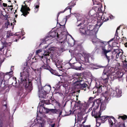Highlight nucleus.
Wrapping results in <instances>:
<instances>
[{"mask_svg": "<svg viewBox=\"0 0 127 127\" xmlns=\"http://www.w3.org/2000/svg\"><path fill=\"white\" fill-rule=\"evenodd\" d=\"M101 67L99 65H98L96 64H94L92 65V68L94 69H97Z\"/></svg>", "mask_w": 127, "mask_h": 127, "instance_id": "e433bc0d", "label": "nucleus"}, {"mask_svg": "<svg viewBox=\"0 0 127 127\" xmlns=\"http://www.w3.org/2000/svg\"><path fill=\"white\" fill-rule=\"evenodd\" d=\"M14 69V66H12L11 67V68L10 69L11 71L7 73L8 74H6L4 76L3 75V80L4 81L5 80L7 81L10 78V76L9 75L10 73L11 72H13V70Z\"/></svg>", "mask_w": 127, "mask_h": 127, "instance_id": "2eb2a0df", "label": "nucleus"}, {"mask_svg": "<svg viewBox=\"0 0 127 127\" xmlns=\"http://www.w3.org/2000/svg\"><path fill=\"white\" fill-rule=\"evenodd\" d=\"M61 86L60 85L59 86V87L58 88L56 89L55 90L56 93H58L60 95H62V94L61 92L60 91V87Z\"/></svg>", "mask_w": 127, "mask_h": 127, "instance_id": "f704fd0d", "label": "nucleus"}, {"mask_svg": "<svg viewBox=\"0 0 127 127\" xmlns=\"http://www.w3.org/2000/svg\"><path fill=\"white\" fill-rule=\"evenodd\" d=\"M59 35L58 33L54 31L50 32L48 36H47L46 38H49L51 37H54L57 36V37L59 38Z\"/></svg>", "mask_w": 127, "mask_h": 127, "instance_id": "aec40b11", "label": "nucleus"}, {"mask_svg": "<svg viewBox=\"0 0 127 127\" xmlns=\"http://www.w3.org/2000/svg\"><path fill=\"white\" fill-rule=\"evenodd\" d=\"M110 118H112L113 120H114V122H116L115 121H116L117 120L114 117H113V116H111Z\"/></svg>", "mask_w": 127, "mask_h": 127, "instance_id": "680f3d73", "label": "nucleus"}, {"mask_svg": "<svg viewBox=\"0 0 127 127\" xmlns=\"http://www.w3.org/2000/svg\"><path fill=\"white\" fill-rule=\"evenodd\" d=\"M101 78L102 79H109L108 73L107 72H104V71L101 77Z\"/></svg>", "mask_w": 127, "mask_h": 127, "instance_id": "7c9ffc66", "label": "nucleus"}, {"mask_svg": "<svg viewBox=\"0 0 127 127\" xmlns=\"http://www.w3.org/2000/svg\"><path fill=\"white\" fill-rule=\"evenodd\" d=\"M50 100L52 101H51V103H52L53 102V103H54V101H53L52 100L54 101V100H56L54 99L53 98H52L51 97V98H50Z\"/></svg>", "mask_w": 127, "mask_h": 127, "instance_id": "052dcab7", "label": "nucleus"}, {"mask_svg": "<svg viewBox=\"0 0 127 127\" xmlns=\"http://www.w3.org/2000/svg\"><path fill=\"white\" fill-rule=\"evenodd\" d=\"M109 17H110L111 19L113 18V16H110L109 15H103V21L101 22H106L109 20Z\"/></svg>", "mask_w": 127, "mask_h": 127, "instance_id": "4be33fe9", "label": "nucleus"}, {"mask_svg": "<svg viewBox=\"0 0 127 127\" xmlns=\"http://www.w3.org/2000/svg\"><path fill=\"white\" fill-rule=\"evenodd\" d=\"M108 122L111 125V127H112V126L113 125V122L110 119H108Z\"/></svg>", "mask_w": 127, "mask_h": 127, "instance_id": "de8ad7c7", "label": "nucleus"}, {"mask_svg": "<svg viewBox=\"0 0 127 127\" xmlns=\"http://www.w3.org/2000/svg\"><path fill=\"white\" fill-rule=\"evenodd\" d=\"M98 0H92L93 2V4H95L94 2H97L98 1Z\"/></svg>", "mask_w": 127, "mask_h": 127, "instance_id": "69168bd1", "label": "nucleus"}, {"mask_svg": "<svg viewBox=\"0 0 127 127\" xmlns=\"http://www.w3.org/2000/svg\"><path fill=\"white\" fill-rule=\"evenodd\" d=\"M42 51L41 50L39 49L38 50H37L36 51V53L37 54H38V53H40Z\"/></svg>", "mask_w": 127, "mask_h": 127, "instance_id": "13d9d810", "label": "nucleus"}, {"mask_svg": "<svg viewBox=\"0 0 127 127\" xmlns=\"http://www.w3.org/2000/svg\"><path fill=\"white\" fill-rule=\"evenodd\" d=\"M49 71L52 74L58 76H62V75L59 74V73L56 70H53L51 68Z\"/></svg>", "mask_w": 127, "mask_h": 127, "instance_id": "393cba45", "label": "nucleus"}, {"mask_svg": "<svg viewBox=\"0 0 127 127\" xmlns=\"http://www.w3.org/2000/svg\"><path fill=\"white\" fill-rule=\"evenodd\" d=\"M83 127H91L90 125H83Z\"/></svg>", "mask_w": 127, "mask_h": 127, "instance_id": "e2e57ef3", "label": "nucleus"}, {"mask_svg": "<svg viewBox=\"0 0 127 127\" xmlns=\"http://www.w3.org/2000/svg\"><path fill=\"white\" fill-rule=\"evenodd\" d=\"M3 16L5 17V20H7L8 21V19L9 18V17H8V15H7L6 14L5 16L3 15Z\"/></svg>", "mask_w": 127, "mask_h": 127, "instance_id": "4d7b16f0", "label": "nucleus"}, {"mask_svg": "<svg viewBox=\"0 0 127 127\" xmlns=\"http://www.w3.org/2000/svg\"><path fill=\"white\" fill-rule=\"evenodd\" d=\"M44 110L46 113H49L50 112H51L53 114H58L59 112V117H60L62 113L63 109H49L46 108L45 107H43Z\"/></svg>", "mask_w": 127, "mask_h": 127, "instance_id": "423d86ee", "label": "nucleus"}, {"mask_svg": "<svg viewBox=\"0 0 127 127\" xmlns=\"http://www.w3.org/2000/svg\"><path fill=\"white\" fill-rule=\"evenodd\" d=\"M108 79H101L102 81L104 83V84H106L108 82Z\"/></svg>", "mask_w": 127, "mask_h": 127, "instance_id": "a18cd8bd", "label": "nucleus"}, {"mask_svg": "<svg viewBox=\"0 0 127 127\" xmlns=\"http://www.w3.org/2000/svg\"><path fill=\"white\" fill-rule=\"evenodd\" d=\"M90 56L89 55H87L85 56V60L87 62H89V58L90 57Z\"/></svg>", "mask_w": 127, "mask_h": 127, "instance_id": "79ce46f5", "label": "nucleus"}, {"mask_svg": "<svg viewBox=\"0 0 127 127\" xmlns=\"http://www.w3.org/2000/svg\"><path fill=\"white\" fill-rule=\"evenodd\" d=\"M3 5L4 7H6L7 6V4L6 3H3Z\"/></svg>", "mask_w": 127, "mask_h": 127, "instance_id": "0e129e2a", "label": "nucleus"}, {"mask_svg": "<svg viewBox=\"0 0 127 127\" xmlns=\"http://www.w3.org/2000/svg\"><path fill=\"white\" fill-rule=\"evenodd\" d=\"M115 91L116 93L117 97H119L121 96L122 92L121 90L118 88H116Z\"/></svg>", "mask_w": 127, "mask_h": 127, "instance_id": "c85d7f7f", "label": "nucleus"}, {"mask_svg": "<svg viewBox=\"0 0 127 127\" xmlns=\"http://www.w3.org/2000/svg\"><path fill=\"white\" fill-rule=\"evenodd\" d=\"M70 7V6H68L64 9V11H65L68 9H69L70 10V12L71 9V7Z\"/></svg>", "mask_w": 127, "mask_h": 127, "instance_id": "3c124183", "label": "nucleus"}, {"mask_svg": "<svg viewBox=\"0 0 127 127\" xmlns=\"http://www.w3.org/2000/svg\"><path fill=\"white\" fill-rule=\"evenodd\" d=\"M108 117L105 116H104L101 117L100 116L96 119V123H98L100 125V124L102 123H103L105 122V121L107 120V118Z\"/></svg>", "mask_w": 127, "mask_h": 127, "instance_id": "9b49d317", "label": "nucleus"}, {"mask_svg": "<svg viewBox=\"0 0 127 127\" xmlns=\"http://www.w3.org/2000/svg\"><path fill=\"white\" fill-rule=\"evenodd\" d=\"M102 99L100 98L95 100L93 102V104L92 107L89 109V110H92V107H94L93 109L94 110H96L99 107L100 104L101 103Z\"/></svg>", "mask_w": 127, "mask_h": 127, "instance_id": "0eeeda50", "label": "nucleus"}, {"mask_svg": "<svg viewBox=\"0 0 127 127\" xmlns=\"http://www.w3.org/2000/svg\"><path fill=\"white\" fill-rule=\"evenodd\" d=\"M76 3L75 2H74L71 1L70 3H69L68 5L70 7H71V8L74 5H75Z\"/></svg>", "mask_w": 127, "mask_h": 127, "instance_id": "58836bf2", "label": "nucleus"}, {"mask_svg": "<svg viewBox=\"0 0 127 127\" xmlns=\"http://www.w3.org/2000/svg\"><path fill=\"white\" fill-rule=\"evenodd\" d=\"M90 31H87L86 35H94L95 33V30H93V29L90 30Z\"/></svg>", "mask_w": 127, "mask_h": 127, "instance_id": "bb28decb", "label": "nucleus"}, {"mask_svg": "<svg viewBox=\"0 0 127 127\" xmlns=\"http://www.w3.org/2000/svg\"><path fill=\"white\" fill-rule=\"evenodd\" d=\"M74 68L77 70H82L84 69L83 65L80 62H77L75 63L74 64Z\"/></svg>", "mask_w": 127, "mask_h": 127, "instance_id": "9d476101", "label": "nucleus"}, {"mask_svg": "<svg viewBox=\"0 0 127 127\" xmlns=\"http://www.w3.org/2000/svg\"><path fill=\"white\" fill-rule=\"evenodd\" d=\"M37 5H36L35 7L34 8V9H35V12H37L39 8V4H37Z\"/></svg>", "mask_w": 127, "mask_h": 127, "instance_id": "ea45409f", "label": "nucleus"}, {"mask_svg": "<svg viewBox=\"0 0 127 127\" xmlns=\"http://www.w3.org/2000/svg\"><path fill=\"white\" fill-rule=\"evenodd\" d=\"M55 125V124L54 123L51 125V127H54Z\"/></svg>", "mask_w": 127, "mask_h": 127, "instance_id": "338daca9", "label": "nucleus"}, {"mask_svg": "<svg viewBox=\"0 0 127 127\" xmlns=\"http://www.w3.org/2000/svg\"><path fill=\"white\" fill-rule=\"evenodd\" d=\"M123 53V52L119 51L118 52L116 53V59L119 58L120 59L122 58V55Z\"/></svg>", "mask_w": 127, "mask_h": 127, "instance_id": "2f4dec72", "label": "nucleus"}, {"mask_svg": "<svg viewBox=\"0 0 127 127\" xmlns=\"http://www.w3.org/2000/svg\"><path fill=\"white\" fill-rule=\"evenodd\" d=\"M39 97L42 98H45L46 97L47 94L48 93L45 92L43 91V90L40 89V90L39 89Z\"/></svg>", "mask_w": 127, "mask_h": 127, "instance_id": "4468645a", "label": "nucleus"}, {"mask_svg": "<svg viewBox=\"0 0 127 127\" xmlns=\"http://www.w3.org/2000/svg\"><path fill=\"white\" fill-rule=\"evenodd\" d=\"M12 82L11 85L13 86H16V84L17 83L16 78V77H13V80Z\"/></svg>", "mask_w": 127, "mask_h": 127, "instance_id": "473e14b6", "label": "nucleus"}, {"mask_svg": "<svg viewBox=\"0 0 127 127\" xmlns=\"http://www.w3.org/2000/svg\"><path fill=\"white\" fill-rule=\"evenodd\" d=\"M101 49L102 50V54L106 57L108 60V62H109L111 60H113L115 57V56H114V55H112L111 54V55H110L109 56H107V54L108 53L111 51V49H108L107 50L106 49V47L104 46V47H102Z\"/></svg>", "mask_w": 127, "mask_h": 127, "instance_id": "39448f33", "label": "nucleus"}, {"mask_svg": "<svg viewBox=\"0 0 127 127\" xmlns=\"http://www.w3.org/2000/svg\"><path fill=\"white\" fill-rule=\"evenodd\" d=\"M65 11H64H64H61L59 12L57 15V18H58V17L59 16V15L60 13H64Z\"/></svg>", "mask_w": 127, "mask_h": 127, "instance_id": "5fc2aeb1", "label": "nucleus"}, {"mask_svg": "<svg viewBox=\"0 0 127 127\" xmlns=\"http://www.w3.org/2000/svg\"><path fill=\"white\" fill-rule=\"evenodd\" d=\"M102 87H103V86L102 85L99 86L98 87H96L95 88H96L97 89V91H93L94 93H96V92L98 93H100L102 91Z\"/></svg>", "mask_w": 127, "mask_h": 127, "instance_id": "a878e982", "label": "nucleus"}, {"mask_svg": "<svg viewBox=\"0 0 127 127\" xmlns=\"http://www.w3.org/2000/svg\"><path fill=\"white\" fill-rule=\"evenodd\" d=\"M96 8L97 9V12H100L102 11L100 8L99 7V6H96Z\"/></svg>", "mask_w": 127, "mask_h": 127, "instance_id": "603ef678", "label": "nucleus"}, {"mask_svg": "<svg viewBox=\"0 0 127 127\" xmlns=\"http://www.w3.org/2000/svg\"><path fill=\"white\" fill-rule=\"evenodd\" d=\"M4 48V45H3V41H0V51L2 50Z\"/></svg>", "mask_w": 127, "mask_h": 127, "instance_id": "a19ab883", "label": "nucleus"}, {"mask_svg": "<svg viewBox=\"0 0 127 127\" xmlns=\"http://www.w3.org/2000/svg\"><path fill=\"white\" fill-rule=\"evenodd\" d=\"M70 15H68L67 16H66V21L65 22V24L63 26H63L64 27H65V25L66 24V23L67 21V20H68V19L70 17Z\"/></svg>", "mask_w": 127, "mask_h": 127, "instance_id": "49530a36", "label": "nucleus"}, {"mask_svg": "<svg viewBox=\"0 0 127 127\" xmlns=\"http://www.w3.org/2000/svg\"><path fill=\"white\" fill-rule=\"evenodd\" d=\"M54 62L55 64L56 67L57 68H59L60 70H62V66L63 65V64L62 62L58 60L54 61Z\"/></svg>", "mask_w": 127, "mask_h": 127, "instance_id": "dca6fc26", "label": "nucleus"}, {"mask_svg": "<svg viewBox=\"0 0 127 127\" xmlns=\"http://www.w3.org/2000/svg\"><path fill=\"white\" fill-rule=\"evenodd\" d=\"M41 78L40 77L37 78V79L36 80V81L37 84L39 85L40 84L41 85Z\"/></svg>", "mask_w": 127, "mask_h": 127, "instance_id": "37998d69", "label": "nucleus"}, {"mask_svg": "<svg viewBox=\"0 0 127 127\" xmlns=\"http://www.w3.org/2000/svg\"><path fill=\"white\" fill-rule=\"evenodd\" d=\"M3 80L0 78V87H1L2 84Z\"/></svg>", "mask_w": 127, "mask_h": 127, "instance_id": "6e6d98bb", "label": "nucleus"}, {"mask_svg": "<svg viewBox=\"0 0 127 127\" xmlns=\"http://www.w3.org/2000/svg\"><path fill=\"white\" fill-rule=\"evenodd\" d=\"M2 103L3 104V106H5L6 108H7L6 101L5 100H3L2 101Z\"/></svg>", "mask_w": 127, "mask_h": 127, "instance_id": "8fccbe9b", "label": "nucleus"}, {"mask_svg": "<svg viewBox=\"0 0 127 127\" xmlns=\"http://www.w3.org/2000/svg\"><path fill=\"white\" fill-rule=\"evenodd\" d=\"M83 25V24L82 23H80L79 25H78V26H81V27L80 28V32L82 34H84L86 35L87 30H85V28L81 26V25Z\"/></svg>", "mask_w": 127, "mask_h": 127, "instance_id": "a211bd4d", "label": "nucleus"}, {"mask_svg": "<svg viewBox=\"0 0 127 127\" xmlns=\"http://www.w3.org/2000/svg\"><path fill=\"white\" fill-rule=\"evenodd\" d=\"M92 28L93 29V30H95L94 29V27L93 26L91 25H89L87 27V31H90V30Z\"/></svg>", "mask_w": 127, "mask_h": 127, "instance_id": "4c0bfd02", "label": "nucleus"}, {"mask_svg": "<svg viewBox=\"0 0 127 127\" xmlns=\"http://www.w3.org/2000/svg\"><path fill=\"white\" fill-rule=\"evenodd\" d=\"M105 97V99L103 101L102 100L101 103L100 110L103 111L105 110L106 108L107 104L108 103V101L107 100L108 98L106 99V96Z\"/></svg>", "mask_w": 127, "mask_h": 127, "instance_id": "f8f14e48", "label": "nucleus"}, {"mask_svg": "<svg viewBox=\"0 0 127 127\" xmlns=\"http://www.w3.org/2000/svg\"><path fill=\"white\" fill-rule=\"evenodd\" d=\"M115 91L113 90L112 89L108 91H106L104 93V95L106 96H109L111 97H117Z\"/></svg>", "mask_w": 127, "mask_h": 127, "instance_id": "6e6552de", "label": "nucleus"}, {"mask_svg": "<svg viewBox=\"0 0 127 127\" xmlns=\"http://www.w3.org/2000/svg\"><path fill=\"white\" fill-rule=\"evenodd\" d=\"M26 11H25L22 12L23 13L22 14V15L25 17H26L27 15H28V14L29 13V12L28 11H30V9L29 7H27L26 9Z\"/></svg>", "mask_w": 127, "mask_h": 127, "instance_id": "c756f323", "label": "nucleus"}, {"mask_svg": "<svg viewBox=\"0 0 127 127\" xmlns=\"http://www.w3.org/2000/svg\"><path fill=\"white\" fill-rule=\"evenodd\" d=\"M51 104L50 102V100H42L40 102L39 105L40 107H43H43H45L44 106V104Z\"/></svg>", "mask_w": 127, "mask_h": 127, "instance_id": "f3484780", "label": "nucleus"}, {"mask_svg": "<svg viewBox=\"0 0 127 127\" xmlns=\"http://www.w3.org/2000/svg\"><path fill=\"white\" fill-rule=\"evenodd\" d=\"M17 33H16L14 34L13 33L11 32H7L6 37L7 38H9L10 37L14 35H15L14 37H16V38H17V39L14 40V41L17 42L18 40L17 38H18V39H19L21 37V36L20 35V32H18V34H17Z\"/></svg>", "mask_w": 127, "mask_h": 127, "instance_id": "1a4fd4ad", "label": "nucleus"}, {"mask_svg": "<svg viewBox=\"0 0 127 127\" xmlns=\"http://www.w3.org/2000/svg\"><path fill=\"white\" fill-rule=\"evenodd\" d=\"M31 71V69L29 68L20 73L21 84H23V86L28 92H31L33 88L31 80L29 78Z\"/></svg>", "mask_w": 127, "mask_h": 127, "instance_id": "f257e3e1", "label": "nucleus"}, {"mask_svg": "<svg viewBox=\"0 0 127 127\" xmlns=\"http://www.w3.org/2000/svg\"><path fill=\"white\" fill-rule=\"evenodd\" d=\"M52 101H54V103L56 104V105H57L59 107L61 106V104L59 102L56 100H54V101L52 100Z\"/></svg>", "mask_w": 127, "mask_h": 127, "instance_id": "c03bdc74", "label": "nucleus"}, {"mask_svg": "<svg viewBox=\"0 0 127 127\" xmlns=\"http://www.w3.org/2000/svg\"><path fill=\"white\" fill-rule=\"evenodd\" d=\"M69 78L70 80H73L72 83L74 86L78 87L80 90L84 91L88 89V85L85 82L84 77L83 75L76 74Z\"/></svg>", "mask_w": 127, "mask_h": 127, "instance_id": "f03ea898", "label": "nucleus"}, {"mask_svg": "<svg viewBox=\"0 0 127 127\" xmlns=\"http://www.w3.org/2000/svg\"><path fill=\"white\" fill-rule=\"evenodd\" d=\"M111 54H112V53L110 52L108 53L107 54V56H109L110 55H111Z\"/></svg>", "mask_w": 127, "mask_h": 127, "instance_id": "774afa93", "label": "nucleus"}, {"mask_svg": "<svg viewBox=\"0 0 127 127\" xmlns=\"http://www.w3.org/2000/svg\"><path fill=\"white\" fill-rule=\"evenodd\" d=\"M51 53V52H49L48 50L45 51L43 54V56H42L41 60L42 61L43 64L40 67V70L44 69L49 70L50 69L51 67L49 64L51 58V56L50 55Z\"/></svg>", "mask_w": 127, "mask_h": 127, "instance_id": "7ed1b4c3", "label": "nucleus"}, {"mask_svg": "<svg viewBox=\"0 0 127 127\" xmlns=\"http://www.w3.org/2000/svg\"><path fill=\"white\" fill-rule=\"evenodd\" d=\"M51 88V86L50 85H46L44 87H42L41 89L48 93L50 92Z\"/></svg>", "mask_w": 127, "mask_h": 127, "instance_id": "6ab92c4d", "label": "nucleus"}, {"mask_svg": "<svg viewBox=\"0 0 127 127\" xmlns=\"http://www.w3.org/2000/svg\"><path fill=\"white\" fill-rule=\"evenodd\" d=\"M121 118L123 120H125L127 119V116L126 115H124L123 116H119L118 118V119Z\"/></svg>", "mask_w": 127, "mask_h": 127, "instance_id": "c9c22d12", "label": "nucleus"}, {"mask_svg": "<svg viewBox=\"0 0 127 127\" xmlns=\"http://www.w3.org/2000/svg\"><path fill=\"white\" fill-rule=\"evenodd\" d=\"M115 127H126L125 124L123 123L119 122L115 125Z\"/></svg>", "mask_w": 127, "mask_h": 127, "instance_id": "cd10ccee", "label": "nucleus"}, {"mask_svg": "<svg viewBox=\"0 0 127 127\" xmlns=\"http://www.w3.org/2000/svg\"><path fill=\"white\" fill-rule=\"evenodd\" d=\"M75 105L76 107H79L77 110H75L73 112V113L75 112L76 111L78 110L80 111L78 112V114L79 115H82L84 114L86 110L85 106L83 105V104L81 103V102L80 100L75 101Z\"/></svg>", "mask_w": 127, "mask_h": 127, "instance_id": "20e7f679", "label": "nucleus"}, {"mask_svg": "<svg viewBox=\"0 0 127 127\" xmlns=\"http://www.w3.org/2000/svg\"><path fill=\"white\" fill-rule=\"evenodd\" d=\"M28 7L27 5L25 4L24 6L22 5L20 11L22 12H23L24 11H26V8Z\"/></svg>", "mask_w": 127, "mask_h": 127, "instance_id": "72a5a7b5", "label": "nucleus"}, {"mask_svg": "<svg viewBox=\"0 0 127 127\" xmlns=\"http://www.w3.org/2000/svg\"><path fill=\"white\" fill-rule=\"evenodd\" d=\"M100 110L99 111H97L96 110H94L93 109V111L92 112V115L96 119L98 118L101 115V113L100 112Z\"/></svg>", "mask_w": 127, "mask_h": 127, "instance_id": "ddd939ff", "label": "nucleus"}, {"mask_svg": "<svg viewBox=\"0 0 127 127\" xmlns=\"http://www.w3.org/2000/svg\"><path fill=\"white\" fill-rule=\"evenodd\" d=\"M4 114L3 112H0V127H2L3 125L2 121L5 118Z\"/></svg>", "mask_w": 127, "mask_h": 127, "instance_id": "412c9836", "label": "nucleus"}, {"mask_svg": "<svg viewBox=\"0 0 127 127\" xmlns=\"http://www.w3.org/2000/svg\"><path fill=\"white\" fill-rule=\"evenodd\" d=\"M114 38H112L108 42H106L105 41H100V42L103 45L101 47V48H102V47H105V46H107L108 47H110V48H111V46H110V45L108 44L107 45V43H108V42H109L110 41H113L114 40Z\"/></svg>", "mask_w": 127, "mask_h": 127, "instance_id": "5701e85b", "label": "nucleus"}, {"mask_svg": "<svg viewBox=\"0 0 127 127\" xmlns=\"http://www.w3.org/2000/svg\"><path fill=\"white\" fill-rule=\"evenodd\" d=\"M94 99V98L92 97H90L89 99V101L90 102L92 101Z\"/></svg>", "mask_w": 127, "mask_h": 127, "instance_id": "bf43d9fd", "label": "nucleus"}, {"mask_svg": "<svg viewBox=\"0 0 127 127\" xmlns=\"http://www.w3.org/2000/svg\"><path fill=\"white\" fill-rule=\"evenodd\" d=\"M116 74L117 76H115L116 78L120 81L122 79V77L123 75V73L120 72H118L116 73Z\"/></svg>", "mask_w": 127, "mask_h": 127, "instance_id": "b1692460", "label": "nucleus"}, {"mask_svg": "<svg viewBox=\"0 0 127 127\" xmlns=\"http://www.w3.org/2000/svg\"><path fill=\"white\" fill-rule=\"evenodd\" d=\"M9 25V23L8 21L6 22L5 23V26L6 28H8V26Z\"/></svg>", "mask_w": 127, "mask_h": 127, "instance_id": "864d4df0", "label": "nucleus"}, {"mask_svg": "<svg viewBox=\"0 0 127 127\" xmlns=\"http://www.w3.org/2000/svg\"><path fill=\"white\" fill-rule=\"evenodd\" d=\"M3 45H4V47H6L8 45L7 43L5 41H3Z\"/></svg>", "mask_w": 127, "mask_h": 127, "instance_id": "09e8293b", "label": "nucleus"}]
</instances>
